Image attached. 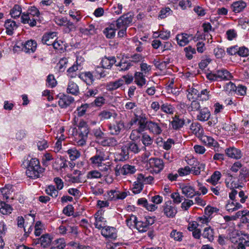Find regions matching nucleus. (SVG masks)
Instances as JSON below:
<instances>
[{
	"label": "nucleus",
	"mask_w": 249,
	"mask_h": 249,
	"mask_svg": "<svg viewBox=\"0 0 249 249\" xmlns=\"http://www.w3.org/2000/svg\"><path fill=\"white\" fill-rule=\"evenodd\" d=\"M188 164L192 166L191 171L195 175L200 174L201 171H204L205 167V164L200 163L195 160H190Z\"/></svg>",
	"instance_id": "obj_8"
},
{
	"label": "nucleus",
	"mask_w": 249,
	"mask_h": 249,
	"mask_svg": "<svg viewBox=\"0 0 249 249\" xmlns=\"http://www.w3.org/2000/svg\"><path fill=\"white\" fill-rule=\"evenodd\" d=\"M186 53V56L189 59H191L193 58V54L196 53V50L194 48L191 46H188L184 49Z\"/></svg>",
	"instance_id": "obj_62"
},
{
	"label": "nucleus",
	"mask_w": 249,
	"mask_h": 249,
	"mask_svg": "<svg viewBox=\"0 0 249 249\" xmlns=\"http://www.w3.org/2000/svg\"><path fill=\"white\" fill-rule=\"evenodd\" d=\"M210 190L216 196L220 195L221 192L223 191V187L221 184L212 185L210 187Z\"/></svg>",
	"instance_id": "obj_57"
},
{
	"label": "nucleus",
	"mask_w": 249,
	"mask_h": 249,
	"mask_svg": "<svg viewBox=\"0 0 249 249\" xmlns=\"http://www.w3.org/2000/svg\"><path fill=\"white\" fill-rule=\"evenodd\" d=\"M164 214L168 218H173L177 213V209L171 201L166 202L163 206Z\"/></svg>",
	"instance_id": "obj_6"
},
{
	"label": "nucleus",
	"mask_w": 249,
	"mask_h": 249,
	"mask_svg": "<svg viewBox=\"0 0 249 249\" xmlns=\"http://www.w3.org/2000/svg\"><path fill=\"white\" fill-rule=\"evenodd\" d=\"M52 242V238L49 234H46L42 235L38 240L36 244L40 242L41 246L43 248L48 247Z\"/></svg>",
	"instance_id": "obj_31"
},
{
	"label": "nucleus",
	"mask_w": 249,
	"mask_h": 249,
	"mask_svg": "<svg viewBox=\"0 0 249 249\" xmlns=\"http://www.w3.org/2000/svg\"><path fill=\"white\" fill-rule=\"evenodd\" d=\"M181 189L182 193L187 197L193 198L196 195H200V193L199 191H195L194 188L191 186H183Z\"/></svg>",
	"instance_id": "obj_14"
},
{
	"label": "nucleus",
	"mask_w": 249,
	"mask_h": 249,
	"mask_svg": "<svg viewBox=\"0 0 249 249\" xmlns=\"http://www.w3.org/2000/svg\"><path fill=\"white\" fill-rule=\"evenodd\" d=\"M57 84V81L55 80L54 76L53 74H49L47 76L46 80V85L47 86L51 88L54 87Z\"/></svg>",
	"instance_id": "obj_58"
},
{
	"label": "nucleus",
	"mask_w": 249,
	"mask_h": 249,
	"mask_svg": "<svg viewBox=\"0 0 249 249\" xmlns=\"http://www.w3.org/2000/svg\"><path fill=\"white\" fill-rule=\"evenodd\" d=\"M127 226L130 229L136 227L137 222V217L133 214L128 216L125 220Z\"/></svg>",
	"instance_id": "obj_44"
},
{
	"label": "nucleus",
	"mask_w": 249,
	"mask_h": 249,
	"mask_svg": "<svg viewBox=\"0 0 249 249\" xmlns=\"http://www.w3.org/2000/svg\"><path fill=\"white\" fill-rule=\"evenodd\" d=\"M12 187L11 185H6L4 187L0 188V195L1 194L5 199H8L13 192Z\"/></svg>",
	"instance_id": "obj_34"
},
{
	"label": "nucleus",
	"mask_w": 249,
	"mask_h": 249,
	"mask_svg": "<svg viewBox=\"0 0 249 249\" xmlns=\"http://www.w3.org/2000/svg\"><path fill=\"white\" fill-rule=\"evenodd\" d=\"M79 77L88 84H90L94 81V77L91 72L86 71L79 75Z\"/></svg>",
	"instance_id": "obj_30"
},
{
	"label": "nucleus",
	"mask_w": 249,
	"mask_h": 249,
	"mask_svg": "<svg viewBox=\"0 0 249 249\" xmlns=\"http://www.w3.org/2000/svg\"><path fill=\"white\" fill-rule=\"evenodd\" d=\"M142 132L137 128L133 130L129 136L130 139L133 142L138 140L141 137V133Z\"/></svg>",
	"instance_id": "obj_55"
},
{
	"label": "nucleus",
	"mask_w": 249,
	"mask_h": 249,
	"mask_svg": "<svg viewBox=\"0 0 249 249\" xmlns=\"http://www.w3.org/2000/svg\"><path fill=\"white\" fill-rule=\"evenodd\" d=\"M214 230L210 226L204 228L202 236L203 238H206L209 241L212 242L214 240Z\"/></svg>",
	"instance_id": "obj_27"
},
{
	"label": "nucleus",
	"mask_w": 249,
	"mask_h": 249,
	"mask_svg": "<svg viewBox=\"0 0 249 249\" xmlns=\"http://www.w3.org/2000/svg\"><path fill=\"white\" fill-rule=\"evenodd\" d=\"M225 153L228 157L236 160L240 159L242 157L241 151L234 147L227 148Z\"/></svg>",
	"instance_id": "obj_11"
},
{
	"label": "nucleus",
	"mask_w": 249,
	"mask_h": 249,
	"mask_svg": "<svg viewBox=\"0 0 249 249\" xmlns=\"http://www.w3.org/2000/svg\"><path fill=\"white\" fill-rule=\"evenodd\" d=\"M141 140L142 144L145 146H148L151 145L153 142V139L146 133L142 134Z\"/></svg>",
	"instance_id": "obj_47"
},
{
	"label": "nucleus",
	"mask_w": 249,
	"mask_h": 249,
	"mask_svg": "<svg viewBox=\"0 0 249 249\" xmlns=\"http://www.w3.org/2000/svg\"><path fill=\"white\" fill-rule=\"evenodd\" d=\"M105 153L100 150H97L94 155L89 160L93 167H99L106 160Z\"/></svg>",
	"instance_id": "obj_3"
},
{
	"label": "nucleus",
	"mask_w": 249,
	"mask_h": 249,
	"mask_svg": "<svg viewBox=\"0 0 249 249\" xmlns=\"http://www.w3.org/2000/svg\"><path fill=\"white\" fill-rule=\"evenodd\" d=\"M145 75L141 72H136L135 74V81L136 83L140 86H142L145 83Z\"/></svg>",
	"instance_id": "obj_42"
},
{
	"label": "nucleus",
	"mask_w": 249,
	"mask_h": 249,
	"mask_svg": "<svg viewBox=\"0 0 249 249\" xmlns=\"http://www.w3.org/2000/svg\"><path fill=\"white\" fill-rule=\"evenodd\" d=\"M211 218L207 217L206 215H203L201 217H198L197 218V225L198 226H202L203 224H206L210 222Z\"/></svg>",
	"instance_id": "obj_60"
},
{
	"label": "nucleus",
	"mask_w": 249,
	"mask_h": 249,
	"mask_svg": "<svg viewBox=\"0 0 249 249\" xmlns=\"http://www.w3.org/2000/svg\"><path fill=\"white\" fill-rule=\"evenodd\" d=\"M221 174L219 171H216L212 175L211 178L207 180V181L212 185H217V182L220 179Z\"/></svg>",
	"instance_id": "obj_35"
},
{
	"label": "nucleus",
	"mask_w": 249,
	"mask_h": 249,
	"mask_svg": "<svg viewBox=\"0 0 249 249\" xmlns=\"http://www.w3.org/2000/svg\"><path fill=\"white\" fill-rule=\"evenodd\" d=\"M139 180L142 181L143 184H150L152 183L154 180V178L152 176H149L145 177L142 174H138Z\"/></svg>",
	"instance_id": "obj_49"
},
{
	"label": "nucleus",
	"mask_w": 249,
	"mask_h": 249,
	"mask_svg": "<svg viewBox=\"0 0 249 249\" xmlns=\"http://www.w3.org/2000/svg\"><path fill=\"white\" fill-rule=\"evenodd\" d=\"M12 210L10 205L3 201L0 202V212L3 214L11 213Z\"/></svg>",
	"instance_id": "obj_45"
},
{
	"label": "nucleus",
	"mask_w": 249,
	"mask_h": 249,
	"mask_svg": "<svg viewBox=\"0 0 249 249\" xmlns=\"http://www.w3.org/2000/svg\"><path fill=\"white\" fill-rule=\"evenodd\" d=\"M136 171V170L134 166L128 164L124 165L120 170L121 174L123 175L133 174Z\"/></svg>",
	"instance_id": "obj_36"
},
{
	"label": "nucleus",
	"mask_w": 249,
	"mask_h": 249,
	"mask_svg": "<svg viewBox=\"0 0 249 249\" xmlns=\"http://www.w3.org/2000/svg\"><path fill=\"white\" fill-rule=\"evenodd\" d=\"M191 36L185 33L178 34L176 36L178 44L181 46H184L189 42V37Z\"/></svg>",
	"instance_id": "obj_24"
},
{
	"label": "nucleus",
	"mask_w": 249,
	"mask_h": 249,
	"mask_svg": "<svg viewBox=\"0 0 249 249\" xmlns=\"http://www.w3.org/2000/svg\"><path fill=\"white\" fill-rule=\"evenodd\" d=\"M225 89L226 91L229 93L236 92L237 90L239 93H242V92H246L247 88L242 85H238L236 87L234 83L230 82L227 84Z\"/></svg>",
	"instance_id": "obj_10"
},
{
	"label": "nucleus",
	"mask_w": 249,
	"mask_h": 249,
	"mask_svg": "<svg viewBox=\"0 0 249 249\" xmlns=\"http://www.w3.org/2000/svg\"><path fill=\"white\" fill-rule=\"evenodd\" d=\"M116 62V58L114 56L104 57L101 62L102 68L104 69H110L112 66Z\"/></svg>",
	"instance_id": "obj_22"
},
{
	"label": "nucleus",
	"mask_w": 249,
	"mask_h": 249,
	"mask_svg": "<svg viewBox=\"0 0 249 249\" xmlns=\"http://www.w3.org/2000/svg\"><path fill=\"white\" fill-rule=\"evenodd\" d=\"M102 142L103 145L109 146H114L118 144L117 140L112 137L107 138L102 141Z\"/></svg>",
	"instance_id": "obj_56"
},
{
	"label": "nucleus",
	"mask_w": 249,
	"mask_h": 249,
	"mask_svg": "<svg viewBox=\"0 0 249 249\" xmlns=\"http://www.w3.org/2000/svg\"><path fill=\"white\" fill-rule=\"evenodd\" d=\"M139 231L141 232H145L148 229L147 225L145 222L142 221H138L136 223V225L135 227Z\"/></svg>",
	"instance_id": "obj_59"
},
{
	"label": "nucleus",
	"mask_w": 249,
	"mask_h": 249,
	"mask_svg": "<svg viewBox=\"0 0 249 249\" xmlns=\"http://www.w3.org/2000/svg\"><path fill=\"white\" fill-rule=\"evenodd\" d=\"M101 234L107 239H115L117 237V231L113 227L106 226L101 230Z\"/></svg>",
	"instance_id": "obj_7"
},
{
	"label": "nucleus",
	"mask_w": 249,
	"mask_h": 249,
	"mask_svg": "<svg viewBox=\"0 0 249 249\" xmlns=\"http://www.w3.org/2000/svg\"><path fill=\"white\" fill-rule=\"evenodd\" d=\"M129 152L125 145L123 146L120 152L117 155V159L119 161H125L129 159Z\"/></svg>",
	"instance_id": "obj_25"
},
{
	"label": "nucleus",
	"mask_w": 249,
	"mask_h": 249,
	"mask_svg": "<svg viewBox=\"0 0 249 249\" xmlns=\"http://www.w3.org/2000/svg\"><path fill=\"white\" fill-rule=\"evenodd\" d=\"M129 153L136 154L141 151V148L139 145L135 142L131 141L127 143L125 145Z\"/></svg>",
	"instance_id": "obj_26"
},
{
	"label": "nucleus",
	"mask_w": 249,
	"mask_h": 249,
	"mask_svg": "<svg viewBox=\"0 0 249 249\" xmlns=\"http://www.w3.org/2000/svg\"><path fill=\"white\" fill-rule=\"evenodd\" d=\"M114 27L115 25L112 24L105 29L104 33L107 38H111L115 36L116 29Z\"/></svg>",
	"instance_id": "obj_46"
},
{
	"label": "nucleus",
	"mask_w": 249,
	"mask_h": 249,
	"mask_svg": "<svg viewBox=\"0 0 249 249\" xmlns=\"http://www.w3.org/2000/svg\"><path fill=\"white\" fill-rule=\"evenodd\" d=\"M202 141L207 145L209 146H213L217 147L218 146V143L212 137L204 136L202 137Z\"/></svg>",
	"instance_id": "obj_38"
},
{
	"label": "nucleus",
	"mask_w": 249,
	"mask_h": 249,
	"mask_svg": "<svg viewBox=\"0 0 249 249\" xmlns=\"http://www.w3.org/2000/svg\"><path fill=\"white\" fill-rule=\"evenodd\" d=\"M21 14V8L18 5H15L10 11V15L14 18H18Z\"/></svg>",
	"instance_id": "obj_51"
},
{
	"label": "nucleus",
	"mask_w": 249,
	"mask_h": 249,
	"mask_svg": "<svg viewBox=\"0 0 249 249\" xmlns=\"http://www.w3.org/2000/svg\"><path fill=\"white\" fill-rule=\"evenodd\" d=\"M74 101V99L68 94H62L58 101V105L61 108H66Z\"/></svg>",
	"instance_id": "obj_12"
},
{
	"label": "nucleus",
	"mask_w": 249,
	"mask_h": 249,
	"mask_svg": "<svg viewBox=\"0 0 249 249\" xmlns=\"http://www.w3.org/2000/svg\"><path fill=\"white\" fill-rule=\"evenodd\" d=\"M124 84V81L122 79H119L115 82H110L106 86L107 90L108 91H112L115 90L121 87Z\"/></svg>",
	"instance_id": "obj_33"
},
{
	"label": "nucleus",
	"mask_w": 249,
	"mask_h": 249,
	"mask_svg": "<svg viewBox=\"0 0 249 249\" xmlns=\"http://www.w3.org/2000/svg\"><path fill=\"white\" fill-rule=\"evenodd\" d=\"M147 125V129H148L154 134L159 135L161 133V128L158 123L150 121L148 122Z\"/></svg>",
	"instance_id": "obj_20"
},
{
	"label": "nucleus",
	"mask_w": 249,
	"mask_h": 249,
	"mask_svg": "<svg viewBox=\"0 0 249 249\" xmlns=\"http://www.w3.org/2000/svg\"><path fill=\"white\" fill-rule=\"evenodd\" d=\"M67 152L69 155L71 160H75L80 156V153L75 148H72L69 149Z\"/></svg>",
	"instance_id": "obj_50"
},
{
	"label": "nucleus",
	"mask_w": 249,
	"mask_h": 249,
	"mask_svg": "<svg viewBox=\"0 0 249 249\" xmlns=\"http://www.w3.org/2000/svg\"><path fill=\"white\" fill-rule=\"evenodd\" d=\"M124 123L120 121L119 122H116L115 123L109 124H108V129L110 133L113 135H118L122 129L124 128Z\"/></svg>",
	"instance_id": "obj_9"
},
{
	"label": "nucleus",
	"mask_w": 249,
	"mask_h": 249,
	"mask_svg": "<svg viewBox=\"0 0 249 249\" xmlns=\"http://www.w3.org/2000/svg\"><path fill=\"white\" fill-rule=\"evenodd\" d=\"M187 98L191 103L193 101H204L208 99V94H187Z\"/></svg>",
	"instance_id": "obj_32"
},
{
	"label": "nucleus",
	"mask_w": 249,
	"mask_h": 249,
	"mask_svg": "<svg viewBox=\"0 0 249 249\" xmlns=\"http://www.w3.org/2000/svg\"><path fill=\"white\" fill-rule=\"evenodd\" d=\"M44 170V169L41 167L38 160L33 158L29 162L26 174L28 177L32 179H36L40 177Z\"/></svg>",
	"instance_id": "obj_1"
},
{
	"label": "nucleus",
	"mask_w": 249,
	"mask_h": 249,
	"mask_svg": "<svg viewBox=\"0 0 249 249\" xmlns=\"http://www.w3.org/2000/svg\"><path fill=\"white\" fill-rule=\"evenodd\" d=\"M23 46L22 50L26 53H30L34 52L36 48L37 44L36 41L31 40L26 42Z\"/></svg>",
	"instance_id": "obj_19"
},
{
	"label": "nucleus",
	"mask_w": 249,
	"mask_h": 249,
	"mask_svg": "<svg viewBox=\"0 0 249 249\" xmlns=\"http://www.w3.org/2000/svg\"><path fill=\"white\" fill-rule=\"evenodd\" d=\"M56 37V32H50L43 35L42 38V42L43 44L47 45H52L54 42L55 37Z\"/></svg>",
	"instance_id": "obj_16"
},
{
	"label": "nucleus",
	"mask_w": 249,
	"mask_h": 249,
	"mask_svg": "<svg viewBox=\"0 0 249 249\" xmlns=\"http://www.w3.org/2000/svg\"><path fill=\"white\" fill-rule=\"evenodd\" d=\"M77 127L78 128L76 131L78 134V136L87 138L89 130L87 123L84 121H81L79 122Z\"/></svg>",
	"instance_id": "obj_13"
},
{
	"label": "nucleus",
	"mask_w": 249,
	"mask_h": 249,
	"mask_svg": "<svg viewBox=\"0 0 249 249\" xmlns=\"http://www.w3.org/2000/svg\"><path fill=\"white\" fill-rule=\"evenodd\" d=\"M58 190L54 186L49 185L46 188L45 192L53 198H56L58 195L59 192Z\"/></svg>",
	"instance_id": "obj_43"
},
{
	"label": "nucleus",
	"mask_w": 249,
	"mask_h": 249,
	"mask_svg": "<svg viewBox=\"0 0 249 249\" xmlns=\"http://www.w3.org/2000/svg\"><path fill=\"white\" fill-rule=\"evenodd\" d=\"M143 184L142 181L139 180V176L138 175L137 180L134 182L132 187V192L134 194H137L140 193L143 189Z\"/></svg>",
	"instance_id": "obj_37"
},
{
	"label": "nucleus",
	"mask_w": 249,
	"mask_h": 249,
	"mask_svg": "<svg viewBox=\"0 0 249 249\" xmlns=\"http://www.w3.org/2000/svg\"><path fill=\"white\" fill-rule=\"evenodd\" d=\"M239 179L241 181H246L249 179V170L246 167H243L240 170Z\"/></svg>",
	"instance_id": "obj_39"
},
{
	"label": "nucleus",
	"mask_w": 249,
	"mask_h": 249,
	"mask_svg": "<svg viewBox=\"0 0 249 249\" xmlns=\"http://www.w3.org/2000/svg\"><path fill=\"white\" fill-rule=\"evenodd\" d=\"M210 111L208 108L204 107L199 110L198 114L197 115L196 118L200 121H206L210 117Z\"/></svg>",
	"instance_id": "obj_23"
},
{
	"label": "nucleus",
	"mask_w": 249,
	"mask_h": 249,
	"mask_svg": "<svg viewBox=\"0 0 249 249\" xmlns=\"http://www.w3.org/2000/svg\"><path fill=\"white\" fill-rule=\"evenodd\" d=\"M4 26L7 34L10 36L13 35L14 30H16L18 26L15 21L10 19L5 21Z\"/></svg>",
	"instance_id": "obj_18"
},
{
	"label": "nucleus",
	"mask_w": 249,
	"mask_h": 249,
	"mask_svg": "<svg viewBox=\"0 0 249 249\" xmlns=\"http://www.w3.org/2000/svg\"><path fill=\"white\" fill-rule=\"evenodd\" d=\"M190 129L192 132L196 135L200 134L202 131L201 125L198 123H192L190 126Z\"/></svg>",
	"instance_id": "obj_54"
},
{
	"label": "nucleus",
	"mask_w": 249,
	"mask_h": 249,
	"mask_svg": "<svg viewBox=\"0 0 249 249\" xmlns=\"http://www.w3.org/2000/svg\"><path fill=\"white\" fill-rule=\"evenodd\" d=\"M39 11L35 6H31L29 8L27 14L23 13L21 15V22L23 24H28L30 26L33 27L36 25V18L38 17Z\"/></svg>",
	"instance_id": "obj_2"
},
{
	"label": "nucleus",
	"mask_w": 249,
	"mask_h": 249,
	"mask_svg": "<svg viewBox=\"0 0 249 249\" xmlns=\"http://www.w3.org/2000/svg\"><path fill=\"white\" fill-rule=\"evenodd\" d=\"M247 6L245 2L242 0L234 2L231 5V8L233 12L238 13L242 12Z\"/></svg>",
	"instance_id": "obj_21"
},
{
	"label": "nucleus",
	"mask_w": 249,
	"mask_h": 249,
	"mask_svg": "<svg viewBox=\"0 0 249 249\" xmlns=\"http://www.w3.org/2000/svg\"><path fill=\"white\" fill-rule=\"evenodd\" d=\"M133 15L130 13L124 14L121 16L116 21V25L117 29L127 27L128 25L130 24L133 20Z\"/></svg>",
	"instance_id": "obj_4"
},
{
	"label": "nucleus",
	"mask_w": 249,
	"mask_h": 249,
	"mask_svg": "<svg viewBox=\"0 0 249 249\" xmlns=\"http://www.w3.org/2000/svg\"><path fill=\"white\" fill-rule=\"evenodd\" d=\"M89 106L90 105L86 104L78 107L77 109L78 115L79 116H82L85 115L88 108H89Z\"/></svg>",
	"instance_id": "obj_64"
},
{
	"label": "nucleus",
	"mask_w": 249,
	"mask_h": 249,
	"mask_svg": "<svg viewBox=\"0 0 249 249\" xmlns=\"http://www.w3.org/2000/svg\"><path fill=\"white\" fill-rule=\"evenodd\" d=\"M161 110L164 112L172 114L174 112V107L171 105L163 104L161 106Z\"/></svg>",
	"instance_id": "obj_61"
},
{
	"label": "nucleus",
	"mask_w": 249,
	"mask_h": 249,
	"mask_svg": "<svg viewBox=\"0 0 249 249\" xmlns=\"http://www.w3.org/2000/svg\"><path fill=\"white\" fill-rule=\"evenodd\" d=\"M95 222L94 225L95 227L98 229H103V228L107 226H105L106 220L102 216L101 212L98 211L94 214Z\"/></svg>",
	"instance_id": "obj_15"
},
{
	"label": "nucleus",
	"mask_w": 249,
	"mask_h": 249,
	"mask_svg": "<svg viewBox=\"0 0 249 249\" xmlns=\"http://www.w3.org/2000/svg\"><path fill=\"white\" fill-rule=\"evenodd\" d=\"M150 167L153 168L155 172L159 173L164 167V163L161 159L153 158H150L148 160Z\"/></svg>",
	"instance_id": "obj_5"
},
{
	"label": "nucleus",
	"mask_w": 249,
	"mask_h": 249,
	"mask_svg": "<svg viewBox=\"0 0 249 249\" xmlns=\"http://www.w3.org/2000/svg\"><path fill=\"white\" fill-rule=\"evenodd\" d=\"M216 75L218 79L225 80H229L233 77L231 74L225 69H221L216 71Z\"/></svg>",
	"instance_id": "obj_29"
},
{
	"label": "nucleus",
	"mask_w": 249,
	"mask_h": 249,
	"mask_svg": "<svg viewBox=\"0 0 249 249\" xmlns=\"http://www.w3.org/2000/svg\"><path fill=\"white\" fill-rule=\"evenodd\" d=\"M185 120L179 116L176 115L171 122L172 127L174 129L178 130L182 127L184 125Z\"/></svg>",
	"instance_id": "obj_28"
},
{
	"label": "nucleus",
	"mask_w": 249,
	"mask_h": 249,
	"mask_svg": "<svg viewBox=\"0 0 249 249\" xmlns=\"http://www.w3.org/2000/svg\"><path fill=\"white\" fill-rule=\"evenodd\" d=\"M6 231V225L3 222H0V249H2L4 246L5 243L3 237L5 236Z\"/></svg>",
	"instance_id": "obj_40"
},
{
	"label": "nucleus",
	"mask_w": 249,
	"mask_h": 249,
	"mask_svg": "<svg viewBox=\"0 0 249 249\" xmlns=\"http://www.w3.org/2000/svg\"><path fill=\"white\" fill-rule=\"evenodd\" d=\"M65 246V240L63 238H59L53 242L51 249H63Z\"/></svg>",
	"instance_id": "obj_41"
},
{
	"label": "nucleus",
	"mask_w": 249,
	"mask_h": 249,
	"mask_svg": "<svg viewBox=\"0 0 249 249\" xmlns=\"http://www.w3.org/2000/svg\"><path fill=\"white\" fill-rule=\"evenodd\" d=\"M119 71H125L128 70L132 66L131 60H128L126 58H122L120 62L116 65Z\"/></svg>",
	"instance_id": "obj_17"
},
{
	"label": "nucleus",
	"mask_w": 249,
	"mask_h": 249,
	"mask_svg": "<svg viewBox=\"0 0 249 249\" xmlns=\"http://www.w3.org/2000/svg\"><path fill=\"white\" fill-rule=\"evenodd\" d=\"M79 92V88L77 84L73 82L69 83L67 88L68 93H77Z\"/></svg>",
	"instance_id": "obj_53"
},
{
	"label": "nucleus",
	"mask_w": 249,
	"mask_h": 249,
	"mask_svg": "<svg viewBox=\"0 0 249 249\" xmlns=\"http://www.w3.org/2000/svg\"><path fill=\"white\" fill-rule=\"evenodd\" d=\"M148 121H146V117L145 119L139 120V121H138L139 127L137 129L142 132L144 131L145 129H147L148 126Z\"/></svg>",
	"instance_id": "obj_63"
},
{
	"label": "nucleus",
	"mask_w": 249,
	"mask_h": 249,
	"mask_svg": "<svg viewBox=\"0 0 249 249\" xmlns=\"http://www.w3.org/2000/svg\"><path fill=\"white\" fill-rule=\"evenodd\" d=\"M111 164L110 162H107L106 163L103 162L101 164V166L99 167H97L100 170L104 172V174L106 175H108L111 171Z\"/></svg>",
	"instance_id": "obj_48"
},
{
	"label": "nucleus",
	"mask_w": 249,
	"mask_h": 249,
	"mask_svg": "<svg viewBox=\"0 0 249 249\" xmlns=\"http://www.w3.org/2000/svg\"><path fill=\"white\" fill-rule=\"evenodd\" d=\"M102 175L99 171L94 170L88 172L87 178L88 179H97L100 178Z\"/></svg>",
	"instance_id": "obj_52"
}]
</instances>
